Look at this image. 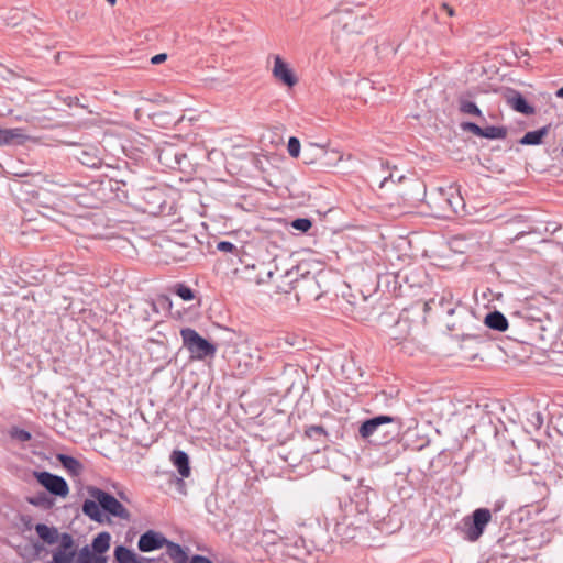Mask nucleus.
<instances>
[{
    "label": "nucleus",
    "mask_w": 563,
    "mask_h": 563,
    "mask_svg": "<svg viewBox=\"0 0 563 563\" xmlns=\"http://www.w3.org/2000/svg\"><path fill=\"white\" fill-rule=\"evenodd\" d=\"M492 521V511L488 508H477L472 515L462 520L461 532L465 540L476 542Z\"/></svg>",
    "instance_id": "6"
},
{
    "label": "nucleus",
    "mask_w": 563,
    "mask_h": 563,
    "mask_svg": "<svg viewBox=\"0 0 563 563\" xmlns=\"http://www.w3.org/2000/svg\"><path fill=\"white\" fill-rule=\"evenodd\" d=\"M162 299L168 303V306L170 307L172 306V302L169 300V298L167 296H163Z\"/></svg>",
    "instance_id": "52"
},
{
    "label": "nucleus",
    "mask_w": 563,
    "mask_h": 563,
    "mask_svg": "<svg viewBox=\"0 0 563 563\" xmlns=\"http://www.w3.org/2000/svg\"><path fill=\"white\" fill-rule=\"evenodd\" d=\"M457 109L462 114L472 115L478 118L482 122H486L483 111L476 102L470 99L467 95H461L457 97Z\"/></svg>",
    "instance_id": "18"
},
{
    "label": "nucleus",
    "mask_w": 563,
    "mask_h": 563,
    "mask_svg": "<svg viewBox=\"0 0 563 563\" xmlns=\"http://www.w3.org/2000/svg\"><path fill=\"white\" fill-rule=\"evenodd\" d=\"M461 239V235H455L454 240L459 241Z\"/></svg>",
    "instance_id": "59"
},
{
    "label": "nucleus",
    "mask_w": 563,
    "mask_h": 563,
    "mask_svg": "<svg viewBox=\"0 0 563 563\" xmlns=\"http://www.w3.org/2000/svg\"><path fill=\"white\" fill-rule=\"evenodd\" d=\"M76 563H108V560L103 555H96L89 545H85L79 550Z\"/></svg>",
    "instance_id": "26"
},
{
    "label": "nucleus",
    "mask_w": 563,
    "mask_h": 563,
    "mask_svg": "<svg viewBox=\"0 0 563 563\" xmlns=\"http://www.w3.org/2000/svg\"><path fill=\"white\" fill-rule=\"evenodd\" d=\"M189 563H213L210 559L207 556L196 554L191 558Z\"/></svg>",
    "instance_id": "39"
},
{
    "label": "nucleus",
    "mask_w": 563,
    "mask_h": 563,
    "mask_svg": "<svg viewBox=\"0 0 563 563\" xmlns=\"http://www.w3.org/2000/svg\"><path fill=\"white\" fill-rule=\"evenodd\" d=\"M298 280V269L297 265L287 271L284 275H282L279 283L276 285L277 294L290 295L295 294V284Z\"/></svg>",
    "instance_id": "19"
},
{
    "label": "nucleus",
    "mask_w": 563,
    "mask_h": 563,
    "mask_svg": "<svg viewBox=\"0 0 563 563\" xmlns=\"http://www.w3.org/2000/svg\"><path fill=\"white\" fill-rule=\"evenodd\" d=\"M516 56H517L518 58H521V57H523V56H529V52H528L527 49H519V52H518V53H516Z\"/></svg>",
    "instance_id": "46"
},
{
    "label": "nucleus",
    "mask_w": 563,
    "mask_h": 563,
    "mask_svg": "<svg viewBox=\"0 0 563 563\" xmlns=\"http://www.w3.org/2000/svg\"><path fill=\"white\" fill-rule=\"evenodd\" d=\"M108 3H110L111 5L115 4L117 0H106Z\"/></svg>",
    "instance_id": "57"
},
{
    "label": "nucleus",
    "mask_w": 563,
    "mask_h": 563,
    "mask_svg": "<svg viewBox=\"0 0 563 563\" xmlns=\"http://www.w3.org/2000/svg\"><path fill=\"white\" fill-rule=\"evenodd\" d=\"M134 207L150 216H168L173 210V200L164 187L153 186L139 189Z\"/></svg>",
    "instance_id": "5"
},
{
    "label": "nucleus",
    "mask_w": 563,
    "mask_h": 563,
    "mask_svg": "<svg viewBox=\"0 0 563 563\" xmlns=\"http://www.w3.org/2000/svg\"><path fill=\"white\" fill-rule=\"evenodd\" d=\"M528 422L534 428L540 429L543 424V416L539 411H533L528 418Z\"/></svg>",
    "instance_id": "37"
},
{
    "label": "nucleus",
    "mask_w": 563,
    "mask_h": 563,
    "mask_svg": "<svg viewBox=\"0 0 563 563\" xmlns=\"http://www.w3.org/2000/svg\"><path fill=\"white\" fill-rule=\"evenodd\" d=\"M87 493L91 499L84 501L82 512L91 520L98 523L109 520L102 511L121 520H131L130 511L111 494L96 486H88Z\"/></svg>",
    "instance_id": "2"
},
{
    "label": "nucleus",
    "mask_w": 563,
    "mask_h": 563,
    "mask_svg": "<svg viewBox=\"0 0 563 563\" xmlns=\"http://www.w3.org/2000/svg\"><path fill=\"white\" fill-rule=\"evenodd\" d=\"M185 260H186V255H181V256H169V255H166V257L164 258V263L165 264H170V263L181 262V261H185Z\"/></svg>",
    "instance_id": "40"
},
{
    "label": "nucleus",
    "mask_w": 563,
    "mask_h": 563,
    "mask_svg": "<svg viewBox=\"0 0 563 563\" xmlns=\"http://www.w3.org/2000/svg\"><path fill=\"white\" fill-rule=\"evenodd\" d=\"M68 100H69V101H68V106H69V107H71V106H74V104H76V106H77V104L79 103V99H78V97H68Z\"/></svg>",
    "instance_id": "45"
},
{
    "label": "nucleus",
    "mask_w": 563,
    "mask_h": 563,
    "mask_svg": "<svg viewBox=\"0 0 563 563\" xmlns=\"http://www.w3.org/2000/svg\"><path fill=\"white\" fill-rule=\"evenodd\" d=\"M273 76L287 87H294L298 82L292 69L279 55L274 58Z\"/></svg>",
    "instance_id": "14"
},
{
    "label": "nucleus",
    "mask_w": 563,
    "mask_h": 563,
    "mask_svg": "<svg viewBox=\"0 0 563 563\" xmlns=\"http://www.w3.org/2000/svg\"><path fill=\"white\" fill-rule=\"evenodd\" d=\"M216 242V246H224V247H228V246H235L232 242L230 241H218V240H214Z\"/></svg>",
    "instance_id": "43"
},
{
    "label": "nucleus",
    "mask_w": 563,
    "mask_h": 563,
    "mask_svg": "<svg viewBox=\"0 0 563 563\" xmlns=\"http://www.w3.org/2000/svg\"><path fill=\"white\" fill-rule=\"evenodd\" d=\"M363 303H364V307H362L363 311H360L357 312L356 314V318H360V319H367L368 314H367V299L366 298H363Z\"/></svg>",
    "instance_id": "42"
},
{
    "label": "nucleus",
    "mask_w": 563,
    "mask_h": 563,
    "mask_svg": "<svg viewBox=\"0 0 563 563\" xmlns=\"http://www.w3.org/2000/svg\"><path fill=\"white\" fill-rule=\"evenodd\" d=\"M151 245H152V246H156V245H157V242H156V241H154V242H152V243H151Z\"/></svg>",
    "instance_id": "60"
},
{
    "label": "nucleus",
    "mask_w": 563,
    "mask_h": 563,
    "mask_svg": "<svg viewBox=\"0 0 563 563\" xmlns=\"http://www.w3.org/2000/svg\"><path fill=\"white\" fill-rule=\"evenodd\" d=\"M80 197V200H79V203L80 205H84L86 207H97V203L92 202V201H89L90 200V197L86 196V195H81L79 196Z\"/></svg>",
    "instance_id": "41"
},
{
    "label": "nucleus",
    "mask_w": 563,
    "mask_h": 563,
    "mask_svg": "<svg viewBox=\"0 0 563 563\" xmlns=\"http://www.w3.org/2000/svg\"><path fill=\"white\" fill-rule=\"evenodd\" d=\"M235 354H236V358H238V364H239V366H240V365H241V355H242L241 350H238V351L235 352Z\"/></svg>",
    "instance_id": "50"
},
{
    "label": "nucleus",
    "mask_w": 563,
    "mask_h": 563,
    "mask_svg": "<svg viewBox=\"0 0 563 563\" xmlns=\"http://www.w3.org/2000/svg\"><path fill=\"white\" fill-rule=\"evenodd\" d=\"M34 475L37 482L52 495L65 498L69 494L68 484L63 477L46 471L35 472Z\"/></svg>",
    "instance_id": "10"
},
{
    "label": "nucleus",
    "mask_w": 563,
    "mask_h": 563,
    "mask_svg": "<svg viewBox=\"0 0 563 563\" xmlns=\"http://www.w3.org/2000/svg\"><path fill=\"white\" fill-rule=\"evenodd\" d=\"M35 531L40 539H42L45 543L49 545L58 542L59 532L55 527H48L45 523H37L35 526Z\"/></svg>",
    "instance_id": "22"
},
{
    "label": "nucleus",
    "mask_w": 563,
    "mask_h": 563,
    "mask_svg": "<svg viewBox=\"0 0 563 563\" xmlns=\"http://www.w3.org/2000/svg\"><path fill=\"white\" fill-rule=\"evenodd\" d=\"M505 102L515 111L525 115L536 113V108L517 89L507 88L503 93Z\"/></svg>",
    "instance_id": "13"
},
{
    "label": "nucleus",
    "mask_w": 563,
    "mask_h": 563,
    "mask_svg": "<svg viewBox=\"0 0 563 563\" xmlns=\"http://www.w3.org/2000/svg\"><path fill=\"white\" fill-rule=\"evenodd\" d=\"M561 154L563 155V146H562V148H561Z\"/></svg>",
    "instance_id": "63"
},
{
    "label": "nucleus",
    "mask_w": 563,
    "mask_h": 563,
    "mask_svg": "<svg viewBox=\"0 0 563 563\" xmlns=\"http://www.w3.org/2000/svg\"><path fill=\"white\" fill-rule=\"evenodd\" d=\"M306 257L297 264L298 280L295 284L296 303H310L328 294L331 288L330 273L323 269V262L313 257L311 249H305Z\"/></svg>",
    "instance_id": "1"
},
{
    "label": "nucleus",
    "mask_w": 563,
    "mask_h": 563,
    "mask_svg": "<svg viewBox=\"0 0 563 563\" xmlns=\"http://www.w3.org/2000/svg\"><path fill=\"white\" fill-rule=\"evenodd\" d=\"M172 290L174 294L179 296L185 301H189L195 298L192 289L183 283H177L176 285H174Z\"/></svg>",
    "instance_id": "32"
},
{
    "label": "nucleus",
    "mask_w": 563,
    "mask_h": 563,
    "mask_svg": "<svg viewBox=\"0 0 563 563\" xmlns=\"http://www.w3.org/2000/svg\"><path fill=\"white\" fill-rule=\"evenodd\" d=\"M27 503L45 510L51 509L54 506V499L45 492H40L32 497H27Z\"/></svg>",
    "instance_id": "29"
},
{
    "label": "nucleus",
    "mask_w": 563,
    "mask_h": 563,
    "mask_svg": "<svg viewBox=\"0 0 563 563\" xmlns=\"http://www.w3.org/2000/svg\"><path fill=\"white\" fill-rule=\"evenodd\" d=\"M434 302H435V300H434V299H431V300L427 301V302L424 303L426 310H427V309H430L431 305H432V303H434Z\"/></svg>",
    "instance_id": "49"
},
{
    "label": "nucleus",
    "mask_w": 563,
    "mask_h": 563,
    "mask_svg": "<svg viewBox=\"0 0 563 563\" xmlns=\"http://www.w3.org/2000/svg\"><path fill=\"white\" fill-rule=\"evenodd\" d=\"M223 251H229L232 255L238 257L240 266H236L234 271L236 273H246L247 271H253L247 278L262 283L264 280V276L272 277L273 273L271 269L272 255L268 253L267 249H250L251 252L246 251V249H222Z\"/></svg>",
    "instance_id": "4"
},
{
    "label": "nucleus",
    "mask_w": 563,
    "mask_h": 563,
    "mask_svg": "<svg viewBox=\"0 0 563 563\" xmlns=\"http://www.w3.org/2000/svg\"><path fill=\"white\" fill-rule=\"evenodd\" d=\"M47 563H53V560H52V561H49V562H47Z\"/></svg>",
    "instance_id": "64"
},
{
    "label": "nucleus",
    "mask_w": 563,
    "mask_h": 563,
    "mask_svg": "<svg viewBox=\"0 0 563 563\" xmlns=\"http://www.w3.org/2000/svg\"><path fill=\"white\" fill-rule=\"evenodd\" d=\"M29 140L22 128H0V146L23 145Z\"/></svg>",
    "instance_id": "15"
},
{
    "label": "nucleus",
    "mask_w": 563,
    "mask_h": 563,
    "mask_svg": "<svg viewBox=\"0 0 563 563\" xmlns=\"http://www.w3.org/2000/svg\"><path fill=\"white\" fill-rule=\"evenodd\" d=\"M145 560H146V563H153V560H151V559H145ZM139 563H143V562L140 560Z\"/></svg>",
    "instance_id": "58"
},
{
    "label": "nucleus",
    "mask_w": 563,
    "mask_h": 563,
    "mask_svg": "<svg viewBox=\"0 0 563 563\" xmlns=\"http://www.w3.org/2000/svg\"><path fill=\"white\" fill-rule=\"evenodd\" d=\"M34 548H35L37 554L44 549V547L42 544H34Z\"/></svg>",
    "instance_id": "51"
},
{
    "label": "nucleus",
    "mask_w": 563,
    "mask_h": 563,
    "mask_svg": "<svg viewBox=\"0 0 563 563\" xmlns=\"http://www.w3.org/2000/svg\"><path fill=\"white\" fill-rule=\"evenodd\" d=\"M59 545L53 552V563H75L77 551L71 534L64 532L59 534Z\"/></svg>",
    "instance_id": "11"
},
{
    "label": "nucleus",
    "mask_w": 563,
    "mask_h": 563,
    "mask_svg": "<svg viewBox=\"0 0 563 563\" xmlns=\"http://www.w3.org/2000/svg\"><path fill=\"white\" fill-rule=\"evenodd\" d=\"M422 256L429 258L432 265L443 269H453L464 263L463 252L456 249H423Z\"/></svg>",
    "instance_id": "8"
},
{
    "label": "nucleus",
    "mask_w": 563,
    "mask_h": 563,
    "mask_svg": "<svg viewBox=\"0 0 563 563\" xmlns=\"http://www.w3.org/2000/svg\"><path fill=\"white\" fill-rule=\"evenodd\" d=\"M391 179H393V175L391 174L389 176H387V177H384L383 180L379 184V187L383 188L386 185V183H388Z\"/></svg>",
    "instance_id": "47"
},
{
    "label": "nucleus",
    "mask_w": 563,
    "mask_h": 563,
    "mask_svg": "<svg viewBox=\"0 0 563 563\" xmlns=\"http://www.w3.org/2000/svg\"><path fill=\"white\" fill-rule=\"evenodd\" d=\"M110 541H111V536L109 532H106V531L100 532L92 540L90 549L93 553H96V555H102L103 553H106L109 550Z\"/></svg>",
    "instance_id": "25"
},
{
    "label": "nucleus",
    "mask_w": 563,
    "mask_h": 563,
    "mask_svg": "<svg viewBox=\"0 0 563 563\" xmlns=\"http://www.w3.org/2000/svg\"><path fill=\"white\" fill-rule=\"evenodd\" d=\"M122 499H124V495L122 493L119 494Z\"/></svg>",
    "instance_id": "62"
},
{
    "label": "nucleus",
    "mask_w": 563,
    "mask_h": 563,
    "mask_svg": "<svg viewBox=\"0 0 563 563\" xmlns=\"http://www.w3.org/2000/svg\"><path fill=\"white\" fill-rule=\"evenodd\" d=\"M556 246H563V242L556 243Z\"/></svg>",
    "instance_id": "61"
},
{
    "label": "nucleus",
    "mask_w": 563,
    "mask_h": 563,
    "mask_svg": "<svg viewBox=\"0 0 563 563\" xmlns=\"http://www.w3.org/2000/svg\"><path fill=\"white\" fill-rule=\"evenodd\" d=\"M305 434L310 439H319L322 437L324 443L329 441V434L322 426H309L306 428Z\"/></svg>",
    "instance_id": "33"
},
{
    "label": "nucleus",
    "mask_w": 563,
    "mask_h": 563,
    "mask_svg": "<svg viewBox=\"0 0 563 563\" xmlns=\"http://www.w3.org/2000/svg\"><path fill=\"white\" fill-rule=\"evenodd\" d=\"M300 148H301V144H300L299 139L296 136H290L288 140V143H287L288 154L291 157L297 158L300 154Z\"/></svg>",
    "instance_id": "36"
},
{
    "label": "nucleus",
    "mask_w": 563,
    "mask_h": 563,
    "mask_svg": "<svg viewBox=\"0 0 563 563\" xmlns=\"http://www.w3.org/2000/svg\"><path fill=\"white\" fill-rule=\"evenodd\" d=\"M177 484H178V485H181V486H184V485H185V483H184L183 478H177Z\"/></svg>",
    "instance_id": "55"
},
{
    "label": "nucleus",
    "mask_w": 563,
    "mask_h": 563,
    "mask_svg": "<svg viewBox=\"0 0 563 563\" xmlns=\"http://www.w3.org/2000/svg\"><path fill=\"white\" fill-rule=\"evenodd\" d=\"M114 558L118 563H139L136 554L124 545H118L114 550Z\"/></svg>",
    "instance_id": "28"
},
{
    "label": "nucleus",
    "mask_w": 563,
    "mask_h": 563,
    "mask_svg": "<svg viewBox=\"0 0 563 563\" xmlns=\"http://www.w3.org/2000/svg\"><path fill=\"white\" fill-rule=\"evenodd\" d=\"M9 434L12 439L18 440L20 442H26L32 438L29 431L20 429L18 427H12L9 431Z\"/></svg>",
    "instance_id": "35"
},
{
    "label": "nucleus",
    "mask_w": 563,
    "mask_h": 563,
    "mask_svg": "<svg viewBox=\"0 0 563 563\" xmlns=\"http://www.w3.org/2000/svg\"><path fill=\"white\" fill-rule=\"evenodd\" d=\"M165 542H167V539L164 536L153 530H148L140 537L137 547L142 552H150L161 549L164 547Z\"/></svg>",
    "instance_id": "17"
},
{
    "label": "nucleus",
    "mask_w": 563,
    "mask_h": 563,
    "mask_svg": "<svg viewBox=\"0 0 563 563\" xmlns=\"http://www.w3.org/2000/svg\"><path fill=\"white\" fill-rule=\"evenodd\" d=\"M158 159L167 168L181 169L183 161L187 159V155L174 146H167L159 152Z\"/></svg>",
    "instance_id": "16"
},
{
    "label": "nucleus",
    "mask_w": 563,
    "mask_h": 563,
    "mask_svg": "<svg viewBox=\"0 0 563 563\" xmlns=\"http://www.w3.org/2000/svg\"><path fill=\"white\" fill-rule=\"evenodd\" d=\"M401 427L400 418L380 415L365 420L358 428V434L371 444L382 446L397 438Z\"/></svg>",
    "instance_id": "3"
},
{
    "label": "nucleus",
    "mask_w": 563,
    "mask_h": 563,
    "mask_svg": "<svg viewBox=\"0 0 563 563\" xmlns=\"http://www.w3.org/2000/svg\"><path fill=\"white\" fill-rule=\"evenodd\" d=\"M164 545H166L167 554L172 559L178 560V562H183V560H184L187 563V560H188L187 554L185 553V551L178 543L167 540V542H165Z\"/></svg>",
    "instance_id": "31"
},
{
    "label": "nucleus",
    "mask_w": 563,
    "mask_h": 563,
    "mask_svg": "<svg viewBox=\"0 0 563 563\" xmlns=\"http://www.w3.org/2000/svg\"><path fill=\"white\" fill-rule=\"evenodd\" d=\"M550 130L551 124H547L538 130L528 131L518 142L521 145H540L543 143V139L549 134Z\"/></svg>",
    "instance_id": "21"
},
{
    "label": "nucleus",
    "mask_w": 563,
    "mask_h": 563,
    "mask_svg": "<svg viewBox=\"0 0 563 563\" xmlns=\"http://www.w3.org/2000/svg\"><path fill=\"white\" fill-rule=\"evenodd\" d=\"M166 59H167V54L166 53H159V54L154 55L151 58V64L152 65H158V64L164 63Z\"/></svg>",
    "instance_id": "38"
},
{
    "label": "nucleus",
    "mask_w": 563,
    "mask_h": 563,
    "mask_svg": "<svg viewBox=\"0 0 563 563\" xmlns=\"http://www.w3.org/2000/svg\"><path fill=\"white\" fill-rule=\"evenodd\" d=\"M180 335L184 346L190 352L192 358L203 360L214 356L216 345L202 338L196 330L184 328L180 330Z\"/></svg>",
    "instance_id": "7"
},
{
    "label": "nucleus",
    "mask_w": 563,
    "mask_h": 563,
    "mask_svg": "<svg viewBox=\"0 0 563 563\" xmlns=\"http://www.w3.org/2000/svg\"><path fill=\"white\" fill-rule=\"evenodd\" d=\"M448 329L454 330L455 329V324L454 323L453 324H448Z\"/></svg>",
    "instance_id": "56"
},
{
    "label": "nucleus",
    "mask_w": 563,
    "mask_h": 563,
    "mask_svg": "<svg viewBox=\"0 0 563 563\" xmlns=\"http://www.w3.org/2000/svg\"><path fill=\"white\" fill-rule=\"evenodd\" d=\"M555 97L563 99V86L555 91Z\"/></svg>",
    "instance_id": "48"
},
{
    "label": "nucleus",
    "mask_w": 563,
    "mask_h": 563,
    "mask_svg": "<svg viewBox=\"0 0 563 563\" xmlns=\"http://www.w3.org/2000/svg\"><path fill=\"white\" fill-rule=\"evenodd\" d=\"M385 253L383 266L386 273L397 275L399 271L411 263L412 256L406 249H382Z\"/></svg>",
    "instance_id": "9"
},
{
    "label": "nucleus",
    "mask_w": 563,
    "mask_h": 563,
    "mask_svg": "<svg viewBox=\"0 0 563 563\" xmlns=\"http://www.w3.org/2000/svg\"><path fill=\"white\" fill-rule=\"evenodd\" d=\"M172 461L183 477L190 475L189 457L184 451H174Z\"/></svg>",
    "instance_id": "24"
},
{
    "label": "nucleus",
    "mask_w": 563,
    "mask_h": 563,
    "mask_svg": "<svg viewBox=\"0 0 563 563\" xmlns=\"http://www.w3.org/2000/svg\"><path fill=\"white\" fill-rule=\"evenodd\" d=\"M442 9L450 15V16H453L454 15V9L452 7H450L448 3H443L442 4Z\"/></svg>",
    "instance_id": "44"
},
{
    "label": "nucleus",
    "mask_w": 563,
    "mask_h": 563,
    "mask_svg": "<svg viewBox=\"0 0 563 563\" xmlns=\"http://www.w3.org/2000/svg\"><path fill=\"white\" fill-rule=\"evenodd\" d=\"M250 361L253 360L251 355H249ZM250 365H253V362H245V367L247 368Z\"/></svg>",
    "instance_id": "53"
},
{
    "label": "nucleus",
    "mask_w": 563,
    "mask_h": 563,
    "mask_svg": "<svg viewBox=\"0 0 563 563\" xmlns=\"http://www.w3.org/2000/svg\"><path fill=\"white\" fill-rule=\"evenodd\" d=\"M485 324L489 329L504 332L508 328V320L501 312L493 311L485 317Z\"/></svg>",
    "instance_id": "23"
},
{
    "label": "nucleus",
    "mask_w": 563,
    "mask_h": 563,
    "mask_svg": "<svg viewBox=\"0 0 563 563\" xmlns=\"http://www.w3.org/2000/svg\"><path fill=\"white\" fill-rule=\"evenodd\" d=\"M62 465L73 475H79L82 471V464L75 457L60 454L58 456Z\"/></svg>",
    "instance_id": "30"
},
{
    "label": "nucleus",
    "mask_w": 563,
    "mask_h": 563,
    "mask_svg": "<svg viewBox=\"0 0 563 563\" xmlns=\"http://www.w3.org/2000/svg\"><path fill=\"white\" fill-rule=\"evenodd\" d=\"M76 157L82 165L92 169L100 168L102 165V158L95 147L79 150Z\"/></svg>",
    "instance_id": "20"
},
{
    "label": "nucleus",
    "mask_w": 563,
    "mask_h": 563,
    "mask_svg": "<svg viewBox=\"0 0 563 563\" xmlns=\"http://www.w3.org/2000/svg\"><path fill=\"white\" fill-rule=\"evenodd\" d=\"M290 228L301 233L308 232L312 227V220L309 218H296L290 221Z\"/></svg>",
    "instance_id": "34"
},
{
    "label": "nucleus",
    "mask_w": 563,
    "mask_h": 563,
    "mask_svg": "<svg viewBox=\"0 0 563 563\" xmlns=\"http://www.w3.org/2000/svg\"><path fill=\"white\" fill-rule=\"evenodd\" d=\"M438 303L449 316H453L456 308L460 307V300H454L451 290H443Z\"/></svg>",
    "instance_id": "27"
},
{
    "label": "nucleus",
    "mask_w": 563,
    "mask_h": 563,
    "mask_svg": "<svg viewBox=\"0 0 563 563\" xmlns=\"http://www.w3.org/2000/svg\"><path fill=\"white\" fill-rule=\"evenodd\" d=\"M476 244H479V242H471L466 246L473 247L476 246Z\"/></svg>",
    "instance_id": "54"
},
{
    "label": "nucleus",
    "mask_w": 563,
    "mask_h": 563,
    "mask_svg": "<svg viewBox=\"0 0 563 563\" xmlns=\"http://www.w3.org/2000/svg\"><path fill=\"white\" fill-rule=\"evenodd\" d=\"M460 128L464 132L487 140H503L507 136V128L505 126L489 125L482 128L475 122L465 121L460 124Z\"/></svg>",
    "instance_id": "12"
}]
</instances>
